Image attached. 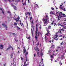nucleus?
Instances as JSON below:
<instances>
[{"label":"nucleus","mask_w":66,"mask_h":66,"mask_svg":"<svg viewBox=\"0 0 66 66\" xmlns=\"http://www.w3.org/2000/svg\"><path fill=\"white\" fill-rule=\"evenodd\" d=\"M37 27H38V26H37V24H36V30L35 32V38L36 39V40H37L36 42H38L37 36H38H38H39V33H40V32L39 31H38V32H38V29Z\"/></svg>","instance_id":"f257e3e1"},{"label":"nucleus","mask_w":66,"mask_h":66,"mask_svg":"<svg viewBox=\"0 0 66 66\" xmlns=\"http://www.w3.org/2000/svg\"><path fill=\"white\" fill-rule=\"evenodd\" d=\"M46 19H43V20H44L43 21V22L44 24H48V21H47V20H48V16L47 15V14H46Z\"/></svg>","instance_id":"f03ea898"},{"label":"nucleus","mask_w":66,"mask_h":66,"mask_svg":"<svg viewBox=\"0 0 66 66\" xmlns=\"http://www.w3.org/2000/svg\"><path fill=\"white\" fill-rule=\"evenodd\" d=\"M2 26H4V27H5V30H7V25H5V23H3L2 24Z\"/></svg>","instance_id":"7ed1b4c3"},{"label":"nucleus","mask_w":66,"mask_h":66,"mask_svg":"<svg viewBox=\"0 0 66 66\" xmlns=\"http://www.w3.org/2000/svg\"><path fill=\"white\" fill-rule=\"evenodd\" d=\"M10 48H13L12 46L11 45H9L8 48H7L6 50H5V51H6L7 50H8L9 49H10Z\"/></svg>","instance_id":"20e7f679"},{"label":"nucleus","mask_w":66,"mask_h":66,"mask_svg":"<svg viewBox=\"0 0 66 66\" xmlns=\"http://www.w3.org/2000/svg\"><path fill=\"white\" fill-rule=\"evenodd\" d=\"M19 18H19V17L18 18H17L16 19H15L14 20L16 21V22H17L18 21H19Z\"/></svg>","instance_id":"39448f33"},{"label":"nucleus","mask_w":66,"mask_h":66,"mask_svg":"<svg viewBox=\"0 0 66 66\" xmlns=\"http://www.w3.org/2000/svg\"><path fill=\"white\" fill-rule=\"evenodd\" d=\"M3 46L1 44L0 45V48H1V49H3Z\"/></svg>","instance_id":"423d86ee"},{"label":"nucleus","mask_w":66,"mask_h":66,"mask_svg":"<svg viewBox=\"0 0 66 66\" xmlns=\"http://www.w3.org/2000/svg\"><path fill=\"white\" fill-rule=\"evenodd\" d=\"M26 2H27V0H26L24 3H22V4H23V6L24 5H26V4L27 3H26Z\"/></svg>","instance_id":"0eeeda50"},{"label":"nucleus","mask_w":66,"mask_h":66,"mask_svg":"<svg viewBox=\"0 0 66 66\" xmlns=\"http://www.w3.org/2000/svg\"><path fill=\"white\" fill-rule=\"evenodd\" d=\"M20 24L21 25V27H22V26H23V23H21V21H20Z\"/></svg>","instance_id":"6e6552de"},{"label":"nucleus","mask_w":66,"mask_h":66,"mask_svg":"<svg viewBox=\"0 0 66 66\" xmlns=\"http://www.w3.org/2000/svg\"><path fill=\"white\" fill-rule=\"evenodd\" d=\"M37 50H38V51H37V54L38 55H39V52H38V51H39V50L38 49V48H37Z\"/></svg>","instance_id":"1a4fd4ad"},{"label":"nucleus","mask_w":66,"mask_h":66,"mask_svg":"<svg viewBox=\"0 0 66 66\" xmlns=\"http://www.w3.org/2000/svg\"><path fill=\"white\" fill-rule=\"evenodd\" d=\"M23 48H24L23 50V52H26V47H23Z\"/></svg>","instance_id":"9d476101"},{"label":"nucleus","mask_w":66,"mask_h":66,"mask_svg":"<svg viewBox=\"0 0 66 66\" xmlns=\"http://www.w3.org/2000/svg\"><path fill=\"white\" fill-rule=\"evenodd\" d=\"M14 9V10H17V7L16 6H13Z\"/></svg>","instance_id":"9b49d317"},{"label":"nucleus","mask_w":66,"mask_h":66,"mask_svg":"<svg viewBox=\"0 0 66 66\" xmlns=\"http://www.w3.org/2000/svg\"><path fill=\"white\" fill-rule=\"evenodd\" d=\"M63 16H60V17H65V14H62Z\"/></svg>","instance_id":"f8f14e48"},{"label":"nucleus","mask_w":66,"mask_h":66,"mask_svg":"<svg viewBox=\"0 0 66 66\" xmlns=\"http://www.w3.org/2000/svg\"><path fill=\"white\" fill-rule=\"evenodd\" d=\"M38 45H39V42H38V43H37V44H36V47H37V46H38Z\"/></svg>","instance_id":"ddd939ff"},{"label":"nucleus","mask_w":66,"mask_h":66,"mask_svg":"<svg viewBox=\"0 0 66 66\" xmlns=\"http://www.w3.org/2000/svg\"><path fill=\"white\" fill-rule=\"evenodd\" d=\"M60 26H61V27H64L63 25H61V24H60L59 23H58V26H60Z\"/></svg>","instance_id":"4468645a"},{"label":"nucleus","mask_w":66,"mask_h":66,"mask_svg":"<svg viewBox=\"0 0 66 66\" xmlns=\"http://www.w3.org/2000/svg\"><path fill=\"white\" fill-rule=\"evenodd\" d=\"M16 27L17 28V30H19V29H20V28L18 26H17Z\"/></svg>","instance_id":"2eb2a0df"},{"label":"nucleus","mask_w":66,"mask_h":66,"mask_svg":"<svg viewBox=\"0 0 66 66\" xmlns=\"http://www.w3.org/2000/svg\"><path fill=\"white\" fill-rule=\"evenodd\" d=\"M55 36V37H54V39H55L57 37H58V36L57 35H56Z\"/></svg>","instance_id":"dca6fc26"},{"label":"nucleus","mask_w":66,"mask_h":66,"mask_svg":"<svg viewBox=\"0 0 66 66\" xmlns=\"http://www.w3.org/2000/svg\"><path fill=\"white\" fill-rule=\"evenodd\" d=\"M32 24H34V22H33V20H32V21L31 22Z\"/></svg>","instance_id":"f3484780"},{"label":"nucleus","mask_w":66,"mask_h":66,"mask_svg":"<svg viewBox=\"0 0 66 66\" xmlns=\"http://www.w3.org/2000/svg\"><path fill=\"white\" fill-rule=\"evenodd\" d=\"M60 31H62L64 32V29L62 28V29H60Z\"/></svg>","instance_id":"a211bd4d"},{"label":"nucleus","mask_w":66,"mask_h":66,"mask_svg":"<svg viewBox=\"0 0 66 66\" xmlns=\"http://www.w3.org/2000/svg\"><path fill=\"white\" fill-rule=\"evenodd\" d=\"M50 14H54V12L52 11H51L50 12Z\"/></svg>","instance_id":"6ab92c4d"},{"label":"nucleus","mask_w":66,"mask_h":66,"mask_svg":"<svg viewBox=\"0 0 66 66\" xmlns=\"http://www.w3.org/2000/svg\"><path fill=\"white\" fill-rule=\"evenodd\" d=\"M61 17H58V20H60V18H61Z\"/></svg>","instance_id":"aec40b11"},{"label":"nucleus","mask_w":66,"mask_h":66,"mask_svg":"<svg viewBox=\"0 0 66 66\" xmlns=\"http://www.w3.org/2000/svg\"><path fill=\"white\" fill-rule=\"evenodd\" d=\"M11 58H12L13 57V53H12L11 55Z\"/></svg>","instance_id":"412c9836"},{"label":"nucleus","mask_w":66,"mask_h":66,"mask_svg":"<svg viewBox=\"0 0 66 66\" xmlns=\"http://www.w3.org/2000/svg\"><path fill=\"white\" fill-rule=\"evenodd\" d=\"M11 5H12V6H14V5H13V3H11Z\"/></svg>","instance_id":"4be33fe9"},{"label":"nucleus","mask_w":66,"mask_h":66,"mask_svg":"<svg viewBox=\"0 0 66 66\" xmlns=\"http://www.w3.org/2000/svg\"><path fill=\"white\" fill-rule=\"evenodd\" d=\"M40 55H42V57H43V52H42L40 53Z\"/></svg>","instance_id":"5701e85b"},{"label":"nucleus","mask_w":66,"mask_h":66,"mask_svg":"<svg viewBox=\"0 0 66 66\" xmlns=\"http://www.w3.org/2000/svg\"><path fill=\"white\" fill-rule=\"evenodd\" d=\"M46 31L48 30H49V29H48V28L47 27H46Z\"/></svg>","instance_id":"b1692460"},{"label":"nucleus","mask_w":66,"mask_h":66,"mask_svg":"<svg viewBox=\"0 0 66 66\" xmlns=\"http://www.w3.org/2000/svg\"><path fill=\"white\" fill-rule=\"evenodd\" d=\"M51 10H54V8H53V7H51Z\"/></svg>","instance_id":"393cba45"},{"label":"nucleus","mask_w":66,"mask_h":66,"mask_svg":"<svg viewBox=\"0 0 66 66\" xmlns=\"http://www.w3.org/2000/svg\"><path fill=\"white\" fill-rule=\"evenodd\" d=\"M21 58L22 61H23V58H22V57H21Z\"/></svg>","instance_id":"a878e982"},{"label":"nucleus","mask_w":66,"mask_h":66,"mask_svg":"<svg viewBox=\"0 0 66 66\" xmlns=\"http://www.w3.org/2000/svg\"><path fill=\"white\" fill-rule=\"evenodd\" d=\"M2 13H3V14H4V12L3 11V10H2Z\"/></svg>","instance_id":"bb28decb"},{"label":"nucleus","mask_w":66,"mask_h":66,"mask_svg":"<svg viewBox=\"0 0 66 66\" xmlns=\"http://www.w3.org/2000/svg\"><path fill=\"white\" fill-rule=\"evenodd\" d=\"M51 26H50L48 28V29H51Z\"/></svg>","instance_id":"cd10ccee"},{"label":"nucleus","mask_w":66,"mask_h":66,"mask_svg":"<svg viewBox=\"0 0 66 66\" xmlns=\"http://www.w3.org/2000/svg\"><path fill=\"white\" fill-rule=\"evenodd\" d=\"M59 16H58V17H60V16H61V14H60V13H59Z\"/></svg>","instance_id":"c85d7f7f"},{"label":"nucleus","mask_w":66,"mask_h":66,"mask_svg":"<svg viewBox=\"0 0 66 66\" xmlns=\"http://www.w3.org/2000/svg\"><path fill=\"white\" fill-rule=\"evenodd\" d=\"M14 25L15 26V25H16V26H17V23H14Z\"/></svg>","instance_id":"c756f323"},{"label":"nucleus","mask_w":66,"mask_h":66,"mask_svg":"<svg viewBox=\"0 0 66 66\" xmlns=\"http://www.w3.org/2000/svg\"><path fill=\"white\" fill-rule=\"evenodd\" d=\"M7 13H9V14H11V12L9 11H8Z\"/></svg>","instance_id":"7c9ffc66"},{"label":"nucleus","mask_w":66,"mask_h":66,"mask_svg":"<svg viewBox=\"0 0 66 66\" xmlns=\"http://www.w3.org/2000/svg\"><path fill=\"white\" fill-rule=\"evenodd\" d=\"M59 64L60 65H62V63L61 62H60L59 63Z\"/></svg>","instance_id":"2f4dec72"},{"label":"nucleus","mask_w":66,"mask_h":66,"mask_svg":"<svg viewBox=\"0 0 66 66\" xmlns=\"http://www.w3.org/2000/svg\"><path fill=\"white\" fill-rule=\"evenodd\" d=\"M24 65H26V61H25L24 62Z\"/></svg>","instance_id":"473e14b6"},{"label":"nucleus","mask_w":66,"mask_h":66,"mask_svg":"<svg viewBox=\"0 0 66 66\" xmlns=\"http://www.w3.org/2000/svg\"><path fill=\"white\" fill-rule=\"evenodd\" d=\"M28 12H26L25 13V15H28Z\"/></svg>","instance_id":"72a5a7b5"},{"label":"nucleus","mask_w":66,"mask_h":66,"mask_svg":"<svg viewBox=\"0 0 66 66\" xmlns=\"http://www.w3.org/2000/svg\"><path fill=\"white\" fill-rule=\"evenodd\" d=\"M63 41L62 42V43H61V46H62V45H63Z\"/></svg>","instance_id":"f704fd0d"},{"label":"nucleus","mask_w":66,"mask_h":66,"mask_svg":"<svg viewBox=\"0 0 66 66\" xmlns=\"http://www.w3.org/2000/svg\"><path fill=\"white\" fill-rule=\"evenodd\" d=\"M6 65V63H5V64H4L3 66H5Z\"/></svg>","instance_id":"c9c22d12"},{"label":"nucleus","mask_w":66,"mask_h":66,"mask_svg":"<svg viewBox=\"0 0 66 66\" xmlns=\"http://www.w3.org/2000/svg\"><path fill=\"white\" fill-rule=\"evenodd\" d=\"M26 38H27V39H30V36L28 38H27V37H26Z\"/></svg>","instance_id":"e433bc0d"},{"label":"nucleus","mask_w":66,"mask_h":66,"mask_svg":"<svg viewBox=\"0 0 66 66\" xmlns=\"http://www.w3.org/2000/svg\"><path fill=\"white\" fill-rule=\"evenodd\" d=\"M60 14H61L62 15H63V14L64 13H62V12H61Z\"/></svg>","instance_id":"4c0bfd02"},{"label":"nucleus","mask_w":66,"mask_h":66,"mask_svg":"<svg viewBox=\"0 0 66 66\" xmlns=\"http://www.w3.org/2000/svg\"><path fill=\"white\" fill-rule=\"evenodd\" d=\"M60 9L61 10H63V8L62 7H60Z\"/></svg>","instance_id":"58836bf2"},{"label":"nucleus","mask_w":66,"mask_h":66,"mask_svg":"<svg viewBox=\"0 0 66 66\" xmlns=\"http://www.w3.org/2000/svg\"><path fill=\"white\" fill-rule=\"evenodd\" d=\"M32 18V17H31L30 18V20H31Z\"/></svg>","instance_id":"ea45409f"},{"label":"nucleus","mask_w":66,"mask_h":66,"mask_svg":"<svg viewBox=\"0 0 66 66\" xmlns=\"http://www.w3.org/2000/svg\"><path fill=\"white\" fill-rule=\"evenodd\" d=\"M46 31H47V33H49V30H46Z\"/></svg>","instance_id":"a19ab883"},{"label":"nucleus","mask_w":66,"mask_h":66,"mask_svg":"<svg viewBox=\"0 0 66 66\" xmlns=\"http://www.w3.org/2000/svg\"><path fill=\"white\" fill-rule=\"evenodd\" d=\"M28 52H26V55H28Z\"/></svg>","instance_id":"79ce46f5"},{"label":"nucleus","mask_w":66,"mask_h":66,"mask_svg":"<svg viewBox=\"0 0 66 66\" xmlns=\"http://www.w3.org/2000/svg\"><path fill=\"white\" fill-rule=\"evenodd\" d=\"M34 56L35 57L36 56V54H34Z\"/></svg>","instance_id":"37998d69"},{"label":"nucleus","mask_w":66,"mask_h":66,"mask_svg":"<svg viewBox=\"0 0 66 66\" xmlns=\"http://www.w3.org/2000/svg\"><path fill=\"white\" fill-rule=\"evenodd\" d=\"M26 18H24L25 19H27L28 18V17H27V16H26Z\"/></svg>","instance_id":"c03bdc74"},{"label":"nucleus","mask_w":66,"mask_h":66,"mask_svg":"<svg viewBox=\"0 0 66 66\" xmlns=\"http://www.w3.org/2000/svg\"><path fill=\"white\" fill-rule=\"evenodd\" d=\"M41 62H43V58H42L41 59Z\"/></svg>","instance_id":"a18cd8bd"},{"label":"nucleus","mask_w":66,"mask_h":66,"mask_svg":"<svg viewBox=\"0 0 66 66\" xmlns=\"http://www.w3.org/2000/svg\"><path fill=\"white\" fill-rule=\"evenodd\" d=\"M63 11H66V9H65V8H64L63 9Z\"/></svg>","instance_id":"49530a36"},{"label":"nucleus","mask_w":66,"mask_h":66,"mask_svg":"<svg viewBox=\"0 0 66 66\" xmlns=\"http://www.w3.org/2000/svg\"><path fill=\"white\" fill-rule=\"evenodd\" d=\"M36 47H37L36 46V47H35L34 48V49L35 50H37V49L36 48Z\"/></svg>","instance_id":"de8ad7c7"},{"label":"nucleus","mask_w":66,"mask_h":66,"mask_svg":"<svg viewBox=\"0 0 66 66\" xmlns=\"http://www.w3.org/2000/svg\"><path fill=\"white\" fill-rule=\"evenodd\" d=\"M25 56H26V59H27V56H26V54L25 55Z\"/></svg>","instance_id":"09e8293b"},{"label":"nucleus","mask_w":66,"mask_h":66,"mask_svg":"<svg viewBox=\"0 0 66 66\" xmlns=\"http://www.w3.org/2000/svg\"><path fill=\"white\" fill-rule=\"evenodd\" d=\"M51 57H53V55H51Z\"/></svg>","instance_id":"8fccbe9b"},{"label":"nucleus","mask_w":66,"mask_h":66,"mask_svg":"<svg viewBox=\"0 0 66 66\" xmlns=\"http://www.w3.org/2000/svg\"><path fill=\"white\" fill-rule=\"evenodd\" d=\"M29 16H31V14L29 13H28Z\"/></svg>","instance_id":"3c124183"},{"label":"nucleus","mask_w":66,"mask_h":66,"mask_svg":"<svg viewBox=\"0 0 66 66\" xmlns=\"http://www.w3.org/2000/svg\"><path fill=\"white\" fill-rule=\"evenodd\" d=\"M15 41H16V42H18V40H16V39H15Z\"/></svg>","instance_id":"603ef678"},{"label":"nucleus","mask_w":66,"mask_h":66,"mask_svg":"<svg viewBox=\"0 0 66 66\" xmlns=\"http://www.w3.org/2000/svg\"><path fill=\"white\" fill-rule=\"evenodd\" d=\"M27 64H26V65H24H24H23V66H27Z\"/></svg>","instance_id":"864d4df0"},{"label":"nucleus","mask_w":66,"mask_h":66,"mask_svg":"<svg viewBox=\"0 0 66 66\" xmlns=\"http://www.w3.org/2000/svg\"><path fill=\"white\" fill-rule=\"evenodd\" d=\"M56 23H55L54 24V26H55V25H56Z\"/></svg>","instance_id":"5fc2aeb1"},{"label":"nucleus","mask_w":66,"mask_h":66,"mask_svg":"<svg viewBox=\"0 0 66 66\" xmlns=\"http://www.w3.org/2000/svg\"><path fill=\"white\" fill-rule=\"evenodd\" d=\"M46 24L44 25L43 26H46V25H47V24Z\"/></svg>","instance_id":"6e6d98bb"},{"label":"nucleus","mask_w":66,"mask_h":66,"mask_svg":"<svg viewBox=\"0 0 66 66\" xmlns=\"http://www.w3.org/2000/svg\"><path fill=\"white\" fill-rule=\"evenodd\" d=\"M56 14H57V13H58V12L56 11Z\"/></svg>","instance_id":"4d7b16f0"},{"label":"nucleus","mask_w":66,"mask_h":66,"mask_svg":"<svg viewBox=\"0 0 66 66\" xmlns=\"http://www.w3.org/2000/svg\"><path fill=\"white\" fill-rule=\"evenodd\" d=\"M26 61H28V59H27V58H26Z\"/></svg>","instance_id":"13d9d810"},{"label":"nucleus","mask_w":66,"mask_h":66,"mask_svg":"<svg viewBox=\"0 0 66 66\" xmlns=\"http://www.w3.org/2000/svg\"><path fill=\"white\" fill-rule=\"evenodd\" d=\"M12 33V34L13 35H15V33Z\"/></svg>","instance_id":"bf43d9fd"},{"label":"nucleus","mask_w":66,"mask_h":66,"mask_svg":"<svg viewBox=\"0 0 66 66\" xmlns=\"http://www.w3.org/2000/svg\"><path fill=\"white\" fill-rule=\"evenodd\" d=\"M35 5H36L37 6H38V5L37 4H35Z\"/></svg>","instance_id":"052dcab7"},{"label":"nucleus","mask_w":66,"mask_h":66,"mask_svg":"<svg viewBox=\"0 0 66 66\" xmlns=\"http://www.w3.org/2000/svg\"><path fill=\"white\" fill-rule=\"evenodd\" d=\"M46 36H45V39L46 40H47V39H46Z\"/></svg>","instance_id":"680f3d73"},{"label":"nucleus","mask_w":66,"mask_h":66,"mask_svg":"<svg viewBox=\"0 0 66 66\" xmlns=\"http://www.w3.org/2000/svg\"><path fill=\"white\" fill-rule=\"evenodd\" d=\"M48 34H49V35H51V34H50V32H49L48 33Z\"/></svg>","instance_id":"e2e57ef3"},{"label":"nucleus","mask_w":66,"mask_h":66,"mask_svg":"<svg viewBox=\"0 0 66 66\" xmlns=\"http://www.w3.org/2000/svg\"><path fill=\"white\" fill-rule=\"evenodd\" d=\"M28 2L29 3H30V2L29 1V0H28Z\"/></svg>","instance_id":"0e129e2a"},{"label":"nucleus","mask_w":66,"mask_h":66,"mask_svg":"<svg viewBox=\"0 0 66 66\" xmlns=\"http://www.w3.org/2000/svg\"><path fill=\"white\" fill-rule=\"evenodd\" d=\"M8 1L9 2H11V1L10 0H8Z\"/></svg>","instance_id":"69168bd1"},{"label":"nucleus","mask_w":66,"mask_h":66,"mask_svg":"<svg viewBox=\"0 0 66 66\" xmlns=\"http://www.w3.org/2000/svg\"><path fill=\"white\" fill-rule=\"evenodd\" d=\"M61 31H60V32H59V33H61V34H62V32H61Z\"/></svg>","instance_id":"338daca9"},{"label":"nucleus","mask_w":66,"mask_h":66,"mask_svg":"<svg viewBox=\"0 0 66 66\" xmlns=\"http://www.w3.org/2000/svg\"><path fill=\"white\" fill-rule=\"evenodd\" d=\"M51 42H52V40H51L49 42L50 43H51Z\"/></svg>","instance_id":"774afa93"}]
</instances>
